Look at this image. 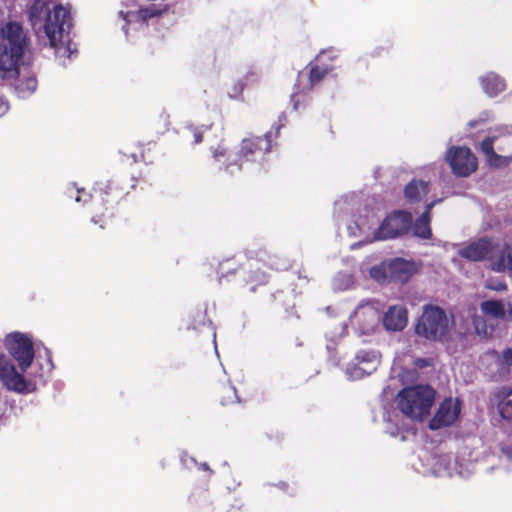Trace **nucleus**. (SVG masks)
<instances>
[{"mask_svg": "<svg viewBox=\"0 0 512 512\" xmlns=\"http://www.w3.org/2000/svg\"><path fill=\"white\" fill-rule=\"evenodd\" d=\"M504 139H505L506 141H509V140H510V141H512V137H511V136H506V137H504Z\"/></svg>", "mask_w": 512, "mask_h": 512, "instance_id": "46", "label": "nucleus"}, {"mask_svg": "<svg viewBox=\"0 0 512 512\" xmlns=\"http://www.w3.org/2000/svg\"><path fill=\"white\" fill-rule=\"evenodd\" d=\"M414 364L418 368H425L432 365V360L429 358H417Z\"/></svg>", "mask_w": 512, "mask_h": 512, "instance_id": "37", "label": "nucleus"}, {"mask_svg": "<svg viewBox=\"0 0 512 512\" xmlns=\"http://www.w3.org/2000/svg\"><path fill=\"white\" fill-rule=\"evenodd\" d=\"M0 380L7 390L20 394L34 392L38 383L36 379H25L21 373L17 372L10 359L3 354H0Z\"/></svg>", "mask_w": 512, "mask_h": 512, "instance_id": "9", "label": "nucleus"}, {"mask_svg": "<svg viewBox=\"0 0 512 512\" xmlns=\"http://www.w3.org/2000/svg\"><path fill=\"white\" fill-rule=\"evenodd\" d=\"M497 148H498V150H500V151H502V152H503V151H505L504 147H502V146H500V145H498V147H497Z\"/></svg>", "mask_w": 512, "mask_h": 512, "instance_id": "47", "label": "nucleus"}, {"mask_svg": "<svg viewBox=\"0 0 512 512\" xmlns=\"http://www.w3.org/2000/svg\"><path fill=\"white\" fill-rule=\"evenodd\" d=\"M407 309L403 306H391L383 316V326L388 331H401L407 325Z\"/></svg>", "mask_w": 512, "mask_h": 512, "instance_id": "17", "label": "nucleus"}, {"mask_svg": "<svg viewBox=\"0 0 512 512\" xmlns=\"http://www.w3.org/2000/svg\"><path fill=\"white\" fill-rule=\"evenodd\" d=\"M445 159L452 173L457 177H468L478 168V159L468 147H450L446 152Z\"/></svg>", "mask_w": 512, "mask_h": 512, "instance_id": "11", "label": "nucleus"}, {"mask_svg": "<svg viewBox=\"0 0 512 512\" xmlns=\"http://www.w3.org/2000/svg\"><path fill=\"white\" fill-rule=\"evenodd\" d=\"M417 271L418 268L415 262L403 258H395L387 265L388 276L395 282L405 283L417 273Z\"/></svg>", "mask_w": 512, "mask_h": 512, "instance_id": "16", "label": "nucleus"}, {"mask_svg": "<svg viewBox=\"0 0 512 512\" xmlns=\"http://www.w3.org/2000/svg\"><path fill=\"white\" fill-rule=\"evenodd\" d=\"M435 391L429 385L403 388L397 395L398 408L406 416L423 420L434 404Z\"/></svg>", "mask_w": 512, "mask_h": 512, "instance_id": "4", "label": "nucleus"}, {"mask_svg": "<svg viewBox=\"0 0 512 512\" xmlns=\"http://www.w3.org/2000/svg\"><path fill=\"white\" fill-rule=\"evenodd\" d=\"M502 320L512 322V302H508L507 305H505V317H503Z\"/></svg>", "mask_w": 512, "mask_h": 512, "instance_id": "38", "label": "nucleus"}, {"mask_svg": "<svg viewBox=\"0 0 512 512\" xmlns=\"http://www.w3.org/2000/svg\"><path fill=\"white\" fill-rule=\"evenodd\" d=\"M8 110H9L8 101L3 96H0V116L4 115Z\"/></svg>", "mask_w": 512, "mask_h": 512, "instance_id": "39", "label": "nucleus"}, {"mask_svg": "<svg viewBox=\"0 0 512 512\" xmlns=\"http://www.w3.org/2000/svg\"><path fill=\"white\" fill-rule=\"evenodd\" d=\"M492 269L498 272L512 271V246L503 247L496 260L492 262Z\"/></svg>", "mask_w": 512, "mask_h": 512, "instance_id": "22", "label": "nucleus"}, {"mask_svg": "<svg viewBox=\"0 0 512 512\" xmlns=\"http://www.w3.org/2000/svg\"><path fill=\"white\" fill-rule=\"evenodd\" d=\"M306 68L308 73L300 71L294 84V91L291 95L294 110H298L311 101L309 93L332 71V67L319 65L317 62H310Z\"/></svg>", "mask_w": 512, "mask_h": 512, "instance_id": "6", "label": "nucleus"}, {"mask_svg": "<svg viewBox=\"0 0 512 512\" xmlns=\"http://www.w3.org/2000/svg\"><path fill=\"white\" fill-rule=\"evenodd\" d=\"M211 125L197 126L193 123H187L179 129L180 137L191 145L199 144L203 141V135L210 129Z\"/></svg>", "mask_w": 512, "mask_h": 512, "instance_id": "20", "label": "nucleus"}, {"mask_svg": "<svg viewBox=\"0 0 512 512\" xmlns=\"http://www.w3.org/2000/svg\"><path fill=\"white\" fill-rule=\"evenodd\" d=\"M238 267L239 264L234 260V258H227L219 262L216 267V274L219 282H221L223 278L234 274Z\"/></svg>", "mask_w": 512, "mask_h": 512, "instance_id": "26", "label": "nucleus"}, {"mask_svg": "<svg viewBox=\"0 0 512 512\" xmlns=\"http://www.w3.org/2000/svg\"><path fill=\"white\" fill-rule=\"evenodd\" d=\"M271 132L263 136H250L241 140L239 148L232 159L223 166V171L229 176L238 175L246 162L256 161L271 152Z\"/></svg>", "mask_w": 512, "mask_h": 512, "instance_id": "5", "label": "nucleus"}, {"mask_svg": "<svg viewBox=\"0 0 512 512\" xmlns=\"http://www.w3.org/2000/svg\"><path fill=\"white\" fill-rule=\"evenodd\" d=\"M44 376H45V375H44L43 373L39 375V378H40V381H41V382H44Z\"/></svg>", "mask_w": 512, "mask_h": 512, "instance_id": "45", "label": "nucleus"}, {"mask_svg": "<svg viewBox=\"0 0 512 512\" xmlns=\"http://www.w3.org/2000/svg\"><path fill=\"white\" fill-rule=\"evenodd\" d=\"M228 149L222 145H218L212 152L213 158L216 161H220L221 158H224L227 156Z\"/></svg>", "mask_w": 512, "mask_h": 512, "instance_id": "30", "label": "nucleus"}, {"mask_svg": "<svg viewBox=\"0 0 512 512\" xmlns=\"http://www.w3.org/2000/svg\"><path fill=\"white\" fill-rule=\"evenodd\" d=\"M494 290L502 291L506 290L507 285L505 283H499L497 286L492 287Z\"/></svg>", "mask_w": 512, "mask_h": 512, "instance_id": "41", "label": "nucleus"}, {"mask_svg": "<svg viewBox=\"0 0 512 512\" xmlns=\"http://www.w3.org/2000/svg\"><path fill=\"white\" fill-rule=\"evenodd\" d=\"M9 354L18 362L22 373H25L34 360V347L31 339L23 333L14 332L5 340Z\"/></svg>", "mask_w": 512, "mask_h": 512, "instance_id": "10", "label": "nucleus"}, {"mask_svg": "<svg viewBox=\"0 0 512 512\" xmlns=\"http://www.w3.org/2000/svg\"><path fill=\"white\" fill-rule=\"evenodd\" d=\"M430 218H423L422 216H419L413 225V234L414 236L429 240L432 237V230L430 227Z\"/></svg>", "mask_w": 512, "mask_h": 512, "instance_id": "25", "label": "nucleus"}, {"mask_svg": "<svg viewBox=\"0 0 512 512\" xmlns=\"http://www.w3.org/2000/svg\"><path fill=\"white\" fill-rule=\"evenodd\" d=\"M199 316H200V323H201V324H204V322H205V318H206V313H205V312L200 313V315H199Z\"/></svg>", "mask_w": 512, "mask_h": 512, "instance_id": "43", "label": "nucleus"}, {"mask_svg": "<svg viewBox=\"0 0 512 512\" xmlns=\"http://www.w3.org/2000/svg\"><path fill=\"white\" fill-rule=\"evenodd\" d=\"M413 216L408 211L395 210L389 213L374 232L375 240L394 239L409 232Z\"/></svg>", "mask_w": 512, "mask_h": 512, "instance_id": "8", "label": "nucleus"}, {"mask_svg": "<svg viewBox=\"0 0 512 512\" xmlns=\"http://www.w3.org/2000/svg\"><path fill=\"white\" fill-rule=\"evenodd\" d=\"M460 410L461 407L459 401H453L451 398L443 400L435 415L429 421V429L439 430L441 428L451 426L457 420Z\"/></svg>", "mask_w": 512, "mask_h": 512, "instance_id": "13", "label": "nucleus"}, {"mask_svg": "<svg viewBox=\"0 0 512 512\" xmlns=\"http://www.w3.org/2000/svg\"><path fill=\"white\" fill-rule=\"evenodd\" d=\"M482 89L489 96H496L505 89L504 80L497 74L489 72L480 78Z\"/></svg>", "mask_w": 512, "mask_h": 512, "instance_id": "21", "label": "nucleus"}, {"mask_svg": "<svg viewBox=\"0 0 512 512\" xmlns=\"http://www.w3.org/2000/svg\"><path fill=\"white\" fill-rule=\"evenodd\" d=\"M28 18L34 30H44L50 46L54 48L63 44L64 34H68L72 25L67 8L58 4L51 10L46 0H33L28 9Z\"/></svg>", "mask_w": 512, "mask_h": 512, "instance_id": "2", "label": "nucleus"}, {"mask_svg": "<svg viewBox=\"0 0 512 512\" xmlns=\"http://www.w3.org/2000/svg\"><path fill=\"white\" fill-rule=\"evenodd\" d=\"M379 320L380 314L371 301L360 303L354 311L353 321L365 334L373 332Z\"/></svg>", "mask_w": 512, "mask_h": 512, "instance_id": "14", "label": "nucleus"}, {"mask_svg": "<svg viewBox=\"0 0 512 512\" xmlns=\"http://www.w3.org/2000/svg\"><path fill=\"white\" fill-rule=\"evenodd\" d=\"M46 366H47V372H50L53 368V363H52L50 355H48Z\"/></svg>", "mask_w": 512, "mask_h": 512, "instance_id": "42", "label": "nucleus"}, {"mask_svg": "<svg viewBox=\"0 0 512 512\" xmlns=\"http://www.w3.org/2000/svg\"><path fill=\"white\" fill-rule=\"evenodd\" d=\"M481 312L494 319L502 320L505 317V305L500 300H485L480 304Z\"/></svg>", "mask_w": 512, "mask_h": 512, "instance_id": "23", "label": "nucleus"}, {"mask_svg": "<svg viewBox=\"0 0 512 512\" xmlns=\"http://www.w3.org/2000/svg\"><path fill=\"white\" fill-rule=\"evenodd\" d=\"M511 395H512V388L511 387H503L495 393V398H505L506 396L510 397Z\"/></svg>", "mask_w": 512, "mask_h": 512, "instance_id": "36", "label": "nucleus"}, {"mask_svg": "<svg viewBox=\"0 0 512 512\" xmlns=\"http://www.w3.org/2000/svg\"><path fill=\"white\" fill-rule=\"evenodd\" d=\"M126 195L114 180L96 182L89 195L92 201V222L104 228L107 220L115 216L118 205Z\"/></svg>", "mask_w": 512, "mask_h": 512, "instance_id": "3", "label": "nucleus"}, {"mask_svg": "<svg viewBox=\"0 0 512 512\" xmlns=\"http://www.w3.org/2000/svg\"><path fill=\"white\" fill-rule=\"evenodd\" d=\"M37 88V79L34 76H28L20 79L15 84V92L19 98H26L35 92Z\"/></svg>", "mask_w": 512, "mask_h": 512, "instance_id": "24", "label": "nucleus"}, {"mask_svg": "<svg viewBox=\"0 0 512 512\" xmlns=\"http://www.w3.org/2000/svg\"><path fill=\"white\" fill-rule=\"evenodd\" d=\"M502 358L507 366L512 367V348H506L502 351Z\"/></svg>", "mask_w": 512, "mask_h": 512, "instance_id": "35", "label": "nucleus"}, {"mask_svg": "<svg viewBox=\"0 0 512 512\" xmlns=\"http://www.w3.org/2000/svg\"><path fill=\"white\" fill-rule=\"evenodd\" d=\"M380 363L379 355L373 350L359 351L352 363L347 367V373L353 380L370 375Z\"/></svg>", "mask_w": 512, "mask_h": 512, "instance_id": "12", "label": "nucleus"}, {"mask_svg": "<svg viewBox=\"0 0 512 512\" xmlns=\"http://www.w3.org/2000/svg\"><path fill=\"white\" fill-rule=\"evenodd\" d=\"M494 251V245L491 239L483 237L476 241L470 242L458 251L461 258L472 262L484 261L491 259Z\"/></svg>", "mask_w": 512, "mask_h": 512, "instance_id": "15", "label": "nucleus"}, {"mask_svg": "<svg viewBox=\"0 0 512 512\" xmlns=\"http://www.w3.org/2000/svg\"><path fill=\"white\" fill-rule=\"evenodd\" d=\"M222 392L225 393V394H228V396L231 398V396L235 395V390L234 388L230 387V386H223L222 387Z\"/></svg>", "mask_w": 512, "mask_h": 512, "instance_id": "40", "label": "nucleus"}, {"mask_svg": "<svg viewBox=\"0 0 512 512\" xmlns=\"http://www.w3.org/2000/svg\"><path fill=\"white\" fill-rule=\"evenodd\" d=\"M265 436L267 438V441L272 444H280L284 439V434L278 429V428H270L266 433Z\"/></svg>", "mask_w": 512, "mask_h": 512, "instance_id": "29", "label": "nucleus"}, {"mask_svg": "<svg viewBox=\"0 0 512 512\" xmlns=\"http://www.w3.org/2000/svg\"><path fill=\"white\" fill-rule=\"evenodd\" d=\"M441 200L442 199H437V200H434V201L426 204L425 209H424V211L422 212V214L420 216H422L423 218H430L431 219V211H432V209Z\"/></svg>", "mask_w": 512, "mask_h": 512, "instance_id": "34", "label": "nucleus"}, {"mask_svg": "<svg viewBox=\"0 0 512 512\" xmlns=\"http://www.w3.org/2000/svg\"><path fill=\"white\" fill-rule=\"evenodd\" d=\"M429 182L424 180H411L404 188V196L410 204H416L429 193Z\"/></svg>", "mask_w": 512, "mask_h": 512, "instance_id": "19", "label": "nucleus"}, {"mask_svg": "<svg viewBox=\"0 0 512 512\" xmlns=\"http://www.w3.org/2000/svg\"><path fill=\"white\" fill-rule=\"evenodd\" d=\"M415 332L431 341H440L448 333V318L445 311L437 306H426L419 318Z\"/></svg>", "mask_w": 512, "mask_h": 512, "instance_id": "7", "label": "nucleus"}, {"mask_svg": "<svg viewBox=\"0 0 512 512\" xmlns=\"http://www.w3.org/2000/svg\"><path fill=\"white\" fill-rule=\"evenodd\" d=\"M499 139V137H486L479 144V149L485 155L487 163L491 167L508 165L512 159L511 156H501L495 152L494 142Z\"/></svg>", "mask_w": 512, "mask_h": 512, "instance_id": "18", "label": "nucleus"}, {"mask_svg": "<svg viewBox=\"0 0 512 512\" xmlns=\"http://www.w3.org/2000/svg\"><path fill=\"white\" fill-rule=\"evenodd\" d=\"M379 272V269H376V268H372L371 270V274L374 278H378V276L376 275V273Z\"/></svg>", "mask_w": 512, "mask_h": 512, "instance_id": "44", "label": "nucleus"}, {"mask_svg": "<svg viewBox=\"0 0 512 512\" xmlns=\"http://www.w3.org/2000/svg\"><path fill=\"white\" fill-rule=\"evenodd\" d=\"M30 39L23 26L9 21L0 28V80L16 79Z\"/></svg>", "mask_w": 512, "mask_h": 512, "instance_id": "1", "label": "nucleus"}, {"mask_svg": "<svg viewBox=\"0 0 512 512\" xmlns=\"http://www.w3.org/2000/svg\"><path fill=\"white\" fill-rule=\"evenodd\" d=\"M139 12H140L141 17L144 19L153 18V17H157L160 15V12L155 8H144V9H140Z\"/></svg>", "mask_w": 512, "mask_h": 512, "instance_id": "31", "label": "nucleus"}, {"mask_svg": "<svg viewBox=\"0 0 512 512\" xmlns=\"http://www.w3.org/2000/svg\"><path fill=\"white\" fill-rule=\"evenodd\" d=\"M268 280L269 275L260 269L251 270L246 277V283L252 284V286L249 288L251 292L256 291V286L267 284Z\"/></svg>", "mask_w": 512, "mask_h": 512, "instance_id": "27", "label": "nucleus"}, {"mask_svg": "<svg viewBox=\"0 0 512 512\" xmlns=\"http://www.w3.org/2000/svg\"><path fill=\"white\" fill-rule=\"evenodd\" d=\"M473 325L477 331V333H483L486 334L487 332V326L483 320H481L479 317H475L473 319Z\"/></svg>", "mask_w": 512, "mask_h": 512, "instance_id": "33", "label": "nucleus"}, {"mask_svg": "<svg viewBox=\"0 0 512 512\" xmlns=\"http://www.w3.org/2000/svg\"><path fill=\"white\" fill-rule=\"evenodd\" d=\"M68 194L70 197H74L76 202H82V195H87L84 189L74 190L73 188L68 189ZM83 202H85V200H83Z\"/></svg>", "mask_w": 512, "mask_h": 512, "instance_id": "32", "label": "nucleus"}, {"mask_svg": "<svg viewBox=\"0 0 512 512\" xmlns=\"http://www.w3.org/2000/svg\"><path fill=\"white\" fill-rule=\"evenodd\" d=\"M498 404L497 408L499 411L500 416L508 421L512 420V399H509V397L505 398H497Z\"/></svg>", "mask_w": 512, "mask_h": 512, "instance_id": "28", "label": "nucleus"}]
</instances>
